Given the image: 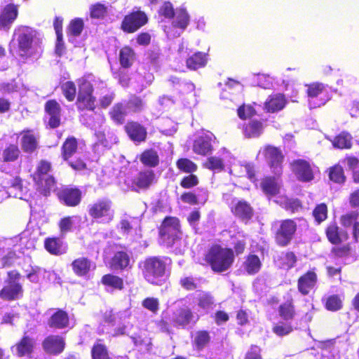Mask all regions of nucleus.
I'll use <instances>...</instances> for the list:
<instances>
[{
    "label": "nucleus",
    "mask_w": 359,
    "mask_h": 359,
    "mask_svg": "<svg viewBox=\"0 0 359 359\" xmlns=\"http://www.w3.org/2000/svg\"><path fill=\"white\" fill-rule=\"evenodd\" d=\"M18 41V55L22 59L39 55L42 39L39 32L29 27L22 26L15 30Z\"/></svg>",
    "instance_id": "1"
},
{
    "label": "nucleus",
    "mask_w": 359,
    "mask_h": 359,
    "mask_svg": "<svg viewBox=\"0 0 359 359\" xmlns=\"http://www.w3.org/2000/svg\"><path fill=\"white\" fill-rule=\"evenodd\" d=\"M205 260L215 272L222 273L231 266L234 261V254L231 249L214 245L206 254Z\"/></svg>",
    "instance_id": "2"
},
{
    "label": "nucleus",
    "mask_w": 359,
    "mask_h": 359,
    "mask_svg": "<svg viewBox=\"0 0 359 359\" xmlns=\"http://www.w3.org/2000/svg\"><path fill=\"white\" fill-rule=\"evenodd\" d=\"M166 263L157 257L147 258L140 263L142 276L145 280L154 285H160L165 273Z\"/></svg>",
    "instance_id": "3"
},
{
    "label": "nucleus",
    "mask_w": 359,
    "mask_h": 359,
    "mask_svg": "<svg viewBox=\"0 0 359 359\" xmlns=\"http://www.w3.org/2000/svg\"><path fill=\"white\" fill-rule=\"evenodd\" d=\"M88 212L93 219L102 224L109 223L114 217L112 201L108 198H99L90 204Z\"/></svg>",
    "instance_id": "4"
},
{
    "label": "nucleus",
    "mask_w": 359,
    "mask_h": 359,
    "mask_svg": "<svg viewBox=\"0 0 359 359\" xmlns=\"http://www.w3.org/2000/svg\"><path fill=\"white\" fill-rule=\"evenodd\" d=\"M20 273L15 271L8 272L5 285L0 290V298L5 301H13L21 298L23 295V288L20 280Z\"/></svg>",
    "instance_id": "5"
},
{
    "label": "nucleus",
    "mask_w": 359,
    "mask_h": 359,
    "mask_svg": "<svg viewBox=\"0 0 359 359\" xmlns=\"http://www.w3.org/2000/svg\"><path fill=\"white\" fill-rule=\"evenodd\" d=\"M180 221L176 217L165 218L159 229V242L167 247H171L180 238Z\"/></svg>",
    "instance_id": "6"
},
{
    "label": "nucleus",
    "mask_w": 359,
    "mask_h": 359,
    "mask_svg": "<svg viewBox=\"0 0 359 359\" xmlns=\"http://www.w3.org/2000/svg\"><path fill=\"white\" fill-rule=\"evenodd\" d=\"M50 170V163L46 161H41L33 175L34 182L43 189V191L45 195L55 185L54 178L48 174Z\"/></svg>",
    "instance_id": "7"
},
{
    "label": "nucleus",
    "mask_w": 359,
    "mask_h": 359,
    "mask_svg": "<svg viewBox=\"0 0 359 359\" xmlns=\"http://www.w3.org/2000/svg\"><path fill=\"white\" fill-rule=\"evenodd\" d=\"M307 95L310 108H316L324 105L329 100L325 86L320 83L309 85Z\"/></svg>",
    "instance_id": "8"
},
{
    "label": "nucleus",
    "mask_w": 359,
    "mask_h": 359,
    "mask_svg": "<svg viewBox=\"0 0 359 359\" xmlns=\"http://www.w3.org/2000/svg\"><path fill=\"white\" fill-rule=\"evenodd\" d=\"M93 86L86 80H83L79 83L78 93V107L80 109H87L93 110L95 108V99L92 95Z\"/></svg>",
    "instance_id": "9"
},
{
    "label": "nucleus",
    "mask_w": 359,
    "mask_h": 359,
    "mask_svg": "<svg viewBox=\"0 0 359 359\" xmlns=\"http://www.w3.org/2000/svg\"><path fill=\"white\" fill-rule=\"evenodd\" d=\"M297 230V224L292 219L280 222L279 228L276 233V241L280 246H286L292 241Z\"/></svg>",
    "instance_id": "10"
},
{
    "label": "nucleus",
    "mask_w": 359,
    "mask_h": 359,
    "mask_svg": "<svg viewBox=\"0 0 359 359\" xmlns=\"http://www.w3.org/2000/svg\"><path fill=\"white\" fill-rule=\"evenodd\" d=\"M147 20V16L144 12L135 11L125 16L121 28L126 32L133 33L145 25Z\"/></svg>",
    "instance_id": "11"
},
{
    "label": "nucleus",
    "mask_w": 359,
    "mask_h": 359,
    "mask_svg": "<svg viewBox=\"0 0 359 359\" xmlns=\"http://www.w3.org/2000/svg\"><path fill=\"white\" fill-rule=\"evenodd\" d=\"M262 152L273 172L277 175H280L282 172L281 165L283 160L281 151L275 147L266 146Z\"/></svg>",
    "instance_id": "12"
},
{
    "label": "nucleus",
    "mask_w": 359,
    "mask_h": 359,
    "mask_svg": "<svg viewBox=\"0 0 359 359\" xmlns=\"http://www.w3.org/2000/svg\"><path fill=\"white\" fill-rule=\"evenodd\" d=\"M215 135L212 133H203L196 137L193 144V151L198 155L206 156L212 150Z\"/></svg>",
    "instance_id": "13"
},
{
    "label": "nucleus",
    "mask_w": 359,
    "mask_h": 359,
    "mask_svg": "<svg viewBox=\"0 0 359 359\" xmlns=\"http://www.w3.org/2000/svg\"><path fill=\"white\" fill-rule=\"evenodd\" d=\"M36 346L35 340L28 336H24L20 341L11 347L12 353L18 357L32 358Z\"/></svg>",
    "instance_id": "14"
},
{
    "label": "nucleus",
    "mask_w": 359,
    "mask_h": 359,
    "mask_svg": "<svg viewBox=\"0 0 359 359\" xmlns=\"http://www.w3.org/2000/svg\"><path fill=\"white\" fill-rule=\"evenodd\" d=\"M155 174L151 170H146L140 172L131 180L130 187L132 190L139 191L140 190L148 189L154 182Z\"/></svg>",
    "instance_id": "15"
},
{
    "label": "nucleus",
    "mask_w": 359,
    "mask_h": 359,
    "mask_svg": "<svg viewBox=\"0 0 359 359\" xmlns=\"http://www.w3.org/2000/svg\"><path fill=\"white\" fill-rule=\"evenodd\" d=\"M291 168L297 177L304 182H309L313 178L310 163L303 159H297L291 163Z\"/></svg>",
    "instance_id": "16"
},
{
    "label": "nucleus",
    "mask_w": 359,
    "mask_h": 359,
    "mask_svg": "<svg viewBox=\"0 0 359 359\" xmlns=\"http://www.w3.org/2000/svg\"><path fill=\"white\" fill-rule=\"evenodd\" d=\"M60 201L67 206H76L81 200V191L76 188L65 187L57 192Z\"/></svg>",
    "instance_id": "17"
},
{
    "label": "nucleus",
    "mask_w": 359,
    "mask_h": 359,
    "mask_svg": "<svg viewBox=\"0 0 359 359\" xmlns=\"http://www.w3.org/2000/svg\"><path fill=\"white\" fill-rule=\"evenodd\" d=\"M198 320L191 310L187 306L177 309L172 314V321L176 326L185 327L190 323H195Z\"/></svg>",
    "instance_id": "18"
},
{
    "label": "nucleus",
    "mask_w": 359,
    "mask_h": 359,
    "mask_svg": "<svg viewBox=\"0 0 359 359\" xmlns=\"http://www.w3.org/2000/svg\"><path fill=\"white\" fill-rule=\"evenodd\" d=\"M232 203L231 211L235 216L245 223L252 219L254 210L250 203L244 200H234Z\"/></svg>",
    "instance_id": "19"
},
{
    "label": "nucleus",
    "mask_w": 359,
    "mask_h": 359,
    "mask_svg": "<svg viewBox=\"0 0 359 359\" xmlns=\"http://www.w3.org/2000/svg\"><path fill=\"white\" fill-rule=\"evenodd\" d=\"M18 15V6L13 4H8L0 13V28L8 30Z\"/></svg>",
    "instance_id": "20"
},
{
    "label": "nucleus",
    "mask_w": 359,
    "mask_h": 359,
    "mask_svg": "<svg viewBox=\"0 0 359 359\" xmlns=\"http://www.w3.org/2000/svg\"><path fill=\"white\" fill-rule=\"evenodd\" d=\"M65 341L62 337L56 335H50L46 337L43 342L44 351L50 354H59L63 351Z\"/></svg>",
    "instance_id": "21"
},
{
    "label": "nucleus",
    "mask_w": 359,
    "mask_h": 359,
    "mask_svg": "<svg viewBox=\"0 0 359 359\" xmlns=\"http://www.w3.org/2000/svg\"><path fill=\"white\" fill-rule=\"evenodd\" d=\"M45 109L49 117L48 123L51 128H57L60 123L61 109L55 100H49L46 103Z\"/></svg>",
    "instance_id": "22"
},
{
    "label": "nucleus",
    "mask_w": 359,
    "mask_h": 359,
    "mask_svg": "<svg viewBox=\"0 0 359 359\" xmlns=\"http://www.w3.org/2000/svg\"><path fill=\"white\" fill-rule=\"evenodd\" d=\"M126 130L130 138L137 142L144 141L147 134L146 128L137 122L128 123Z\"/></svg>",
    "instance_id": "23"
},
{
    "label": "nucleus",
    "mask_w": 359,
    "mask_h": 359,
    "mask_svg": "<svg viewBox=\"0 0 359 359\" xmlns=\"http://www.w3.org/2000/svg\"><path fill=\"white\" fill-rule=\"evenodd\" d=\"M286 104V100L283 94L277 93L269 97L265 102V109L269 112H276L283 109Z\"/></svg>",
    "instance_id": "24"
},
{
    "label": "nucleus",
    "mask_w": 359,
    "mask_h": 359,
    "mask_svg": "<svg viewBox=\"0 0 359 359\" xmlns=\"http://www.w3.org/2000/svg\"><path fill=\"white\" fill-rule=\"evenodd\" d=\"M45 248L50 254L58 255L66 252L67 245L60 238H49L44 243Z\"/></svg>",
    "instance_id": "25"
},
{
    "label": "nucleus",
    "mask_w": 359,
    "mask_h": 359,
    "mask_svg": "<svg viewBox=\"0 0 359 359\" xmlns=\"http://www.w3.org/2000/svg\"><path fill=\"white\" fill-rule=\"evenodd\" d=\"M328 240L333 244H337L348 238L347 233L339 228L335 224H331L326 230Z\"/></svg>",
    "instance_id": "26"
},
{
    "label": "nucleus",
    "mask_w": 359,
    "mask_h": 359,
    "mask_svg": "<svg viewBox=\"0 0 359 359\" xmlns=\"http://www.w3.org/2000/svg\"><path fill=\"white\" fill-rule=\"evenodd\" d=\"M316 282V275L314 272L309 271L302 276L298 281V289L303 294H307Z\"/></svg>",
    "instance_id": "27"
},
{
    "label": "nucleus",
    "mask_w": 359,
    "mask_h": 359,
    "mask_svg": "<svg viewBox=\"0 0 359 359\" xmlns=\"http://www.w3.org/2000/svg\"><path fill=\"white\" fill-rule=\"evenodd\" d=\"M83 29V22L81 19L76 18L72 20L67 28V37L68 41L77 45L76 38L79 36Z\"/></svg>",
    "instance_id": "28"
},
{
    "label": "nucleus",
    "mask_w": 359,
    "mask_h": 359,
    "mask_svg": "<svg viewBox=\"0 0 359 359\" xmlns=\"http://www.w3.org/2000/svg\"><path fill=\"white\" fill-rule=\"evenodd\" d=\"M207 61V55L201 52H198L187 58L186 63L187 67L189 69L196 70L197 69L205 67Z\"/></svg>",
    "instance_id": "29"
},
{
    "label": "nucleus",
    "mask_w": 359,
    "mask_h": 359,
    "mask_svg": "<svg viewBox=\"0 0 359 359\" xmlns=\"http://www.w3.org/2000/svg\"><path fill=\"white\" fill-rule=\"evenodd\" d=\"M130 114L124 102L116 104L110 111L111 118L117 123L125 121L126 116Z\"/></svg>",
    "instance_id": "30"
},
{
    "label": "nucleus",
    "mask_w": 359,
    "mask_h": 359,
    "mask_svg": "<svg viewBox=\"0 0 359 359\" xmlns=\"http://www.w3.org/2000/svg\"><path fill=\"white\" fill-rule=\"evenodd\" d=\"M21 147L25 152L32 153L38 147L36 137L30 131L25 133L21 139Z\"/></svg>",
    "instance_id": "31"
},
{
    "label": "nucleus",
    "mask_w": 359,
    "mask_h": 359,
    "mask_svg": "<svg viewBox=\"0 0 359 359\" xmlns=\"http://www.w3.org/2000/svg\"><path fill=\"white\" fill-rule=\"evenodd\" d=\"M68 323L69 318L67 314L65 311L59 310L52 315L48 321V325L51 327L61 329L67 327Z\"/></svg>",
    "instance_id": "32"
},
{
    "label": "nucleus",
    "mask_w": 359,
    "mask_h": 359,
    "mask_svg": "<svg viewBox=\"0 0 359 359\" xmlns=\"http://www.w3.org/2000/svg\"><path fill=\"white\" fill-rule=\"evenodd\" d=\"M74 272L79 276L86 275L92 266V262L88 259L81 257L75 259L72 264Z\"/></svg>",
    "instance_id": "33"
},
{
    "label": "nucleus",
    "mask_w": 359,
    "mask_h": 359,
    "mask_svg": "<svg viewBox=\"0 0 359 359\" xmlns=\"http://www.w3.org/2000/svg\"><path fill=\"white\" fill-rule=\"evenodd\" d=\"M130 262V256L123 251L116 252L111 259L112 266L115 269H124L129 266Z\"/></svg>",
    "instance_id": "34"
},
{
    "label": "nucleus",
    "mask_w": 359,
    "mask_h": 359,
    "mask_svg": "<svg viewBox=\"0 0 359 359\" xmlns=\"http://www.w3.org/2000/svg\"><path fill=\"white\" fill-rule=\"evenodd\" d=\"M174 20L172 25L175 27H177L184 31L189 22V15L184 8H177L175 11V13L173 16Z\"/></svg>",
    "instance_id": "35"
},
{
    "label": "nucleus",
    "mask_w": 359,
    "mask_h": 359,
    "mask_svg": "<svg viewBox=\"0 0 359 359\" xmlns=\"http://www.w3.org/2000/svg\"><path fill=\"white\" fill-rule=\"evenodd\" d=\"M261 187L263 191L270 196H273L279 192L280 185L275 177H265L262 183Z\"/></svg>",
    "instance_id": "36"
},
{
    "label": "nucleus",
    "mask_w": 359,
    "mask_h": 359,
    "mask_svg": "<svg viewBox=\"0 0 359 359\" xmlns=\"http://www.w3.org/2000/svg\"><path fill=\"white\" fill-rule=\"evenodd\" d=\"M261 266V261L258 256L255 255H248L243 264L244 269L250 275L258 273Z\"/></svg>",
    "instance_id": "37"
},
{
    "label": "nucleus",
    "mask_w": 359,
    "mask_h": 359,
    "mask_svg": "<svg viewBox=\"0 0 359 359\" xmlns=\"http://www.w3.org/2000/svg\"><path fill=\"white\" fill-rule=\"evenodd\" d=\"M129 113H138L142 111L145 106L144 100L135 95H131L128 101H124Z\"/></svg>",
    "instance_id": "38"
},
{
    "label": "nucleus",
    "mask_w": 359,
    "mask_h": 359,
    "mask_svg": "<svg viewBox=\"0 0 359 359\" xmlns=\"http://www.w3.org/2000/svg\"><path fill=\"white\" fill-rule=\"evenodd\" d=\"M134 60L135 53L131 48L125 46L121 49L119 53V60L123 67L128 68L130 67L133 63Z\"/></svg>",
    "instance_id": "39"
},
{
    "label": "nucleus",
    "mask_w": 359,
    "mask_h": 359,
    "mask_svg": "<svg viewBox=\"0 0 359 359\" xmlns=\"http://www.w3.org/2000/svg\"><path fill=\"white\" fill-rule=\"evenodd\" d=\"M262 131V123L256 120L250 121L243 128V133L248 137H258Z\"/></svg>",
    "instance_id": "40"
},
{
    "label": "nucleus",
    "mask_w": 359,
    "mask_h": 359,
    "mask_svg": "<svg viewBox=\"0 0 359 359\" xmlns=\"http://www.w3.org/2000/svg\"><path fill=\"white\" fill-rule=\"evenodd\" d=\"M201 195H196L191 192H186L181 196V200L184 203L194 205L199 202L204 203L208 198L206 190L202 189Z\"/></svg>",
    "instance_id": "41"
},
{
    "label": "nucleus",
    "mask_w": 359,
    "mask_h": 359,
    "mask_svg": "<svg viewBox=\"0 0 359 359\" xmlns=\"http://www.w3.org/2000/svg\"><path fill=\"white\" fill-rule=\"evenodd\" d=\"M351 135L346 133L342 132L335 137L332 141V145L338 149H349L351 147Z\"/></svg>",
    "instance_id": "42"
},
{
    "label": "nucleus",
    "mask_w": 359,
    "mask_h": 359,
    "mask_svg": "<svg viewBox=\"0 0 359 359\" xmlns=\"http://www.w3.org/2000/svg\"><path fill=\"white\" fill-rule=\"evenodd\" d=\"M62 155L65 161H68L77 149V142L74 137H69L66 140L62 145Z\"/></svg>",
    "instance_id": "43"
},
{
    "label": "nucleus",
    "mask_w": 359,
    "mask_h": 359,
    "mask_svg": "<svg viewBox=\"0 0 359 359\" xmlns=\"http://www.w3.org/2000/svg\"><path fill=\"white\" fill-rule=\"evenodd\" d=\"M95 135L97 139V142L102 144L104 147L110 148L111 145L117 142V137L111 133L107 132V134L104 131H97Z\"/></svg>",
    "instance_id": "44"
},
{
    "label": "nucleus",
    "mask_w": 359,
    "mask_h": 359,
    "mask_svg": "<svg viewBox=\"0 0 359 359\" xmlns=\"http://www.w3.org/2000/svg\"><path fill=\"white\" fill-rule=\"evenodd\" d=\"M176 166L178 170L186 173H193L198 169L197 165L187 158H181L176 162Z\"/></svg>",
    "instance_id": "45"
},
{
    "label": "nucleus",
    "mask_w": 359,
    "mask_h": 359,
    "mask_svg": "<svg viewBox=\"0 0 359 359\" xmlns=\"http://www.w3.org/2000/svg\"><path fill=\"white\" fill-rule=\"evenodd\" d=\"M140 159L143 164L149 167L156 166L159 161L157 152L152 149L143 152Z\"/></svg>",
    "instance_id": "46"
},
{
    "label": "nucleus",
    "mask_w": 359,
    "mask_h": 359,
    "mask_svg": "<svg viewBox=\"0 0 359 359\" xmlns=\"http://www.w3.org/2000/svg\"><path fill=\"white\" fill-rule=\"evenodd\" d=\"M196 299L198 306L205 313L210 309L214 304L212 296L208 293H200Z\"/></svg>",
    "instance_id": "47"
},
{
    "label": "nucleus",
    "mask_w": 359,
    "mask_h": 359,
    "mask_svg": "<svg viewBox=\"0 0 359 359\" xmlns=\"http://www.w3.org/2000/svg\"><path fill=\"white\" fill-rule=\"evenodd\" d=\"M102 283L114 289H121L123 287V280L114 275H104L102 278Z\"/></svg>",
    "instance_id": "48"
},
{
    "label": "nucleus",
    "mask_w": 359,
    "mask_h": 359,
    "mask_svg": "<svg viewBox=\"0 0 359 359\" xmlns=\"http://www.w3.org/2000/svg\"><path fill=\"white\" fill-rule=\"evenodd\" d=\"M209 333L206 331H198L194 337V344L198 350H202L210 341Z\"/></svg>",
    "instance_id": "49"
},
{
    "label": "nucleus",
    "mask_w": 359,
    "mask_h": 359,
    "mask_svg": "<svg viewBox=\"0 0 359 359\" xmlns=\"http://www.w3.org/2000/svg\"><path fill=\"white\" fill-rule=\"evenodd\" d=\"M20 153L17 145L11 144L3 151L2 157L4 161H14L18 158Z\"/></svg>",
    "instance_id": "50"
},
{
    "label": "nucleus",
    "mask_w": 359,
    "mask_h": 359,
    "mask_svg": "<svg viewBox=\"0 0 359 359\" xmlns=\"http://www.w3.org/2000/svg\"><path fill=\"white\" fill-rule=\"evenodd\" d=\"M22 185L21 180L19 177H14L11 179V185L8 186V194L13 195L15 198H22Z\"/></svg>",
    "instance_id": "51"
},
{
    "label": "nucleus",
    "mask_w": 359,
    "mask_h": 359,
    "mask_svg": "<svg viewBox=\"0 0 359 359\" xmlns=\"http://www.w3.org/2000/svg\"><path fill=\"white\" fill-rule=\"evenodd\" d=\"M47 271L39 266H33L29 273L27 274V279L34 283L39 282L41 278H45Z\"/></svg>",
    "instance_id": "52"
},
{
    "label": "nucleus",
    "mask_w": 359,
    "mask_h": 359,
    "mask_svg": "<svg viewBox=\"0 0 359 359\" xmlns=\"http://www.w3.org/2000/svg\"><path fill=\"white\" fill-rule=\"evenodd\" d=\"M329 177L330 180L337 183H342L345 180L343 168L339 165L334 166L330 169Z\"/></svg>",
    "instance_id": "53"
},
{
    "label": "nucleus",
    "mask_w": 359,
    "mask_h": 359,
    "mask_svg": "<svg viewBox=\"0 0 359 359\" xmlns=\"http://www.w3.org/2000/svg\"><path fill=\"white\" fill-rule=\"evenodd\" d=\"M64 95L69 101H73L75 98L76 88L75 84L72 81H67L62 86Z\"/></svg>",
    "instance_id": "54"
},
{
    "label": "nucleus",
    "mask_w": 359,
    "mask_h": 359,
    "mask_svg": "<svg viewBox=\"0 0 359 359\" xmlns=\"http://www.w3.org/2000/svg\"><path fill=\"white\" fill-rule=\"evenodd\" d=\"M78 218L77 216L65 217L60 221L59 227L62 234H65L72 230L74 222Z\"/></svg>",
    "instance_id": "55"
},
{
    "label": "nucleus",
    "mask_w": 359,
    "mask_h": 359,
    "mask_svg": "<svg viewBox=\"0 0 359 359\" xmlns=\"http://www.w3.org/2000/svg\"><path fill=\"white\" fill-rule=\"evenodd\" d=\"M107 7L101 4H96L90 7V17L94 19H102L107 13Z\"/></svg>",
    "instance_id": "56"
},
{
    "label": "nucleus",
    "mask_w": 359,
    "mask_h": 359,
    "mask_svg": "<svg viewBox=\"0 0 359 359\" xmlns=\"http://www.w3.org/2000/svg\"><path fill=\"white\" fill-rule=\"evenodd\" d=\"M252 79V83L255 86H258L265 89L269 88L271 86L270 79L265 74L254 75Z\"/></svg>",
    "instance_id": "57"
},
{
    "label": "nucleus",
    "mask_w": 359,
    "mask_h": 359,
    "mask_svg": "<svg viewBox=\"0 0 359 359\" xmlns=\"http://www.w3.org/2000/svg\"><path fill=\"white\" fill-rule=\"evenodd\" d=\"M358 214L356 211H352L349 213H347L343 215L341 217V222L343 226L345 227H349L353 225V230L355 229V224H358L356 222L358 219Z\"/></svg>",
    "instance_id": "58"
},
{
    "label": "nucleus",
    "mask_w": 359,
    "mask_h": 359,
    "mask_svg": "<svg viewBox=\"0 0 359 359\" xmlns=\"http://www.w3.org/2000/svg\"><path fill=\"white\" fill-rule=\"evenodd\" d=\"M279 313L284 320L292 319L294 314V307L290 303H285L280 306Z\"/></svg>",
    "instance_id": "59"
},
{
    "label": "nucleus",
    "mask_w": 359,
    "mask_h": 359,
    "mask_svg": "<svg viewBox=\"0 0 359 359\" xmlns=\"http://www.w3.org/2000/svg\"><path fill=\"white\" fill-rule=\"evenodd\" d=\"M205 165L208 169L217 172L222 170L224 168L222 160L215 156L209 158Z\"/></svg>",
    "instance_id": "60"
},
{
    "label": "nucleus",
    "mask_w": 359,
    "mask_h": 359,
    "mask_svg": "<svg viewBox=\"0 0 359 359\" xmlns=\"http://www.w3.org/2000/svg\"><path fill=\"white\" fill-rule=\"evenodd\" d=\"M238 116L241 119L251 118L255 114V110L250 105L243 104L237 109Z\"/></svg>",
    "instance_id": "61"
},
{
    "label": "nucleus",
    "mask_w": 359,
    "mask_h": 359,
    "mask_svg": "<svg viewBox=\"0 0 359 359\" xmlns=\"http://www.w3.org/2000/svg\"><path fill=\"white\" fill-rule=\"evenodd\" d=\"M342 306V302L337 295H332L328 297L326 302V308L330 311H337Z\"/></svg>",
    "instance_id": "62"
},
{
    "label": "nucleus",
    "mask_w": 359,
    "mask_h": 359,
    "mask_svg": "<svg viewBox=\"0 0 359 359\" xmlns=\"http://www.w3.org/2000/svg\"><path fill=\"white\" fill-rule=\"evenodd\" d=\"M313 216L315 219L321 222L327 218V208L325 203H321L316 206L313 210Z\"/></svg>",
    "instance_id": "63"
},
{
    "label": "nucleus",
    "mask_w": 359,
    "mask_h": 359,
    "mask_svg": "<svg viewBox=\"0 0 359 359\" xmlns=\"http://www.w3.org/2000/svg\"><path fill=\"white\" fill-rule=\"evenodd\" d=\"M198 184V179L196 175L191 173L188 176L184 177L181 182L180 185L184 189H191Z\"/></svg>",
    "instance_id": "64"
}]
</instances>
